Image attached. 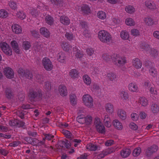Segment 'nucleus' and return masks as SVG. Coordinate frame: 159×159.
I'll return each instance as SVG.
<instances>
[{"label":"nucleus","mask_w":159,"mask_h":159,"mask_svg":"<svg viewBox=\"0 0 159 159\" xmlns=\"http://www.w3.org/2000/svg\"><path fill=\"white\" fill-rule=\"evenodd\" d=\"M0 47L3 52L7 55L10 56L12 54V49L6 43L2 42L0 43Z\"/></svg>","instance_id":"423d86ee"},{"label":"nucleus","mask_w":159,"mask_h":159,"mask_svg":"<svg viewBox=\"0 0 159 159\" xmlns=\"http://www.w3.org/2000/svg\"><path fill=\"white\" fill-rule=\"evenodd\" d=\"M112 60L114 64L118 66H122L126 62L125 57L121 56L118 54L114 56Z\"/></svg>","instance_id":"f03ea898"},{"label":"nucleus","mask_w":159,"mask_h":159,"mask_svg":"<svg viewBox=\"0 0 159 159\" xmlns=\"http://www.w3.org/2000/svg\"><path fill=\"white\" fill-rule=\"evenodd\" d=\"M46 22L50 25L53 24L54 20L53 18L50 15H47L45 17Z\"/></svg>","instance_id":"f704fd0d"},{"label":"nucleus","mask_w":159,"mask_h":159,"mask_svg":"<svg viewBox=\"0 0 159 159\" xmlns=\"http://www.w3.org/2000/svg\"><path fill=\"white\" fill-rule=\"evenodd\" d=\"M158 148V147L155 145L148 147L145 150V154L147 157H150L157 151Z\"/></svg>","instance_id":"0eeeda50"},{"label":"nucleus","mask_w":159,"mask_h":159,"mask_svg":"<svg viewBox=\"0 0 159 159\" xmlns=\"http://www.w3.org/2000/svg\"><path fill=\"white\" fill-rule=\"evenodd\" d=\"M119 95L121 98L124 101L127 100L129 98L127 92L125 91H122L120 92Z\"/></svg>","instance_id":"c756f323"},{"label":"nucleus","mask_w":159,"mask_h":159,"mask_svg":"<svg viewBox=\"0 0 159 159\" xmlns=\"http://www.w3.org/2000/svg\"><path fill=\"white\" fill-rule=\"evenodd\" d=\"M31 46L30 43L27 41H25L23 43L22 47L26 50H28Z\"/></svg>","instance_id":"4d7b16f0"},{"label":"nucleus","mask_w":159,"mask_h":159,"mask_svg":"<svg viewBox=\"0 0 159 159\" xmlns=\"http://www.w3.org/2000/svg\"><path fill=\"white\" fill-rule=\"evenodd\" d=\"M60 21L62 24L68 25L70 23V19L66 16H61L60 18Z\"/></svg>","instance_id":"a878e982"},{"label":"nucleus","mask_w":159,"mask_h":159,"mask_svg":"<svg viewBox=\"0 0 159 159\" xmlns=\"http://www.w3.org/2000/svg\"><path fill=\"white\" fill-rule=\"evenodd\" d=\"M83 79L84 83L87 85H89L91 83V80L90 77L87 75H84L83 76Z\"/></svg>","instance_id":"49530a36"},{"label":"nucleus","mask_w":159,"mask_h":159,"mask_svg":"<svg viewBox=\"0 0 159 159\" xmlns=\"http://www.w3.org/2000/svg\"><path fill=\"white\" fill-rule=\"evenodd\" d=\"M9 5L11 8L14 10H15L17 8L16 4V2L13 1H10L8 3Z\"/></svg>","instance_id":"680f3d73"},{"label":"nucleus","mask_w":159,"mask_h":159,"mask_svg":"<svg viewBox=\"0 0 159 159\" xmlns=\"http://www.w3.org/2000/svg\"><path fill=\"white\" fill-rule=\"evenodd\" d=\"M78 74L77 70L75 69L71 70L69 72V75L73 79L77 78L79 75Z\"/></svg>","instance_id":"72a5a7b5"},{"label":"nucleus","mask_w":159,"mask_h":159,"mask_svg":"<svg viewBox=\"0 0 159 159\" xmlns=\"http://www.w3.org/2000/svg\"><path fill=\"white\" fill-rule=\"evenodd\" d=\"M117 114L120 118L122 120H125L126 117V112L122 109H119L117 111Z\"/></svg>","instance_id":"b1692460"},{"label":"nucleus","mask_w":159,"mask_h":159,"mask_svg":"<svg viewBox=\"0 0 159 159\" xmlns=\"http://www.w3.org/2000/svg\"><path fill=\"white\" fill-rule=\"evenodd\" d=\"M121 38L124 40H127L129 38V35L128 33L126 31H122L120 34Z\"/></svg>","instance_id":"4c0bfd02"},{"label":"nucleus","mask_w":159,"mask_h":159,"mask_svg":"<svg viewBox=\"0 0 159 159\" xmlns=\"http://www.w3.org/2000/svg\"><path fill=\"white\" fill-rule=\"evenodd\" d=\"M116 149L117 148H116L115 147V148L112 147L108 148L105 150V151L107 155L115 152Z\"/></svg>","instance_id":"0e129e2a"},{"label":"nucleus","mask_w":159,"mask_h":159,"mask_svg":"<svg viewBox=\"0 0 159 159\" xmlns=\"http://www.w3.org/2000/svg\"><path fill=\"white\" fill-rule=\"evenodd\" d=\"M42 48V43L40 42H35L34 44V48L37 52L39 51Z\"/></svg>","instance_id":"58836bf2"},{"label":"nucleus","mask_w":159,"mask_h":159,"mask_svg":"<svg viewBox=\"0 0 159 159\" xmlns=\"http://www.w3.org/2000/svg\"><path fill=\"white\" fill-rule=\"evenodd\" d=\"M80 9V11L84 15L88 14L91 12L90 7L87 4L82 5L81 6Z\"/></svg>","instance_id":"ddd939ff"},{"label":"nucleus","mask_w":159,"mask_h":159,"mask_svg":"<svg viewBox=\"0 0 159 159\" xmlns=\"http://www.w3.org/2000/svg\"><path fill=\"white\" fill-rule=\"evenodd\" d=\"M76 97L75 94L71 95L70 96V103L73 105H75L76 104Z\"/></svg>","instance_id":"09e8293b"},{"label":"nucleus","mask_w":159,"mask_h":159,"mask_svg":"<svg viewBox=\"0 0 159 159\" xmlns=\"http://www.w3.org/2000/svg\"><path fill=\"white\" fill-rule=\"evenodd\" d=\"M145 24L148 26H152L155 24L153 20L149 16L145 17L143 19Z\"/></svg>","instance_id":"412c9836"},{"label":"nucleus","mask_w":159,"mask_h":159,"mask_svg":"<svg viewBox=\"0 0 159 159\" xmlns=\"http://www.w3.org/2000/svg\"><path fill=\"white\" fill-rule=\"evenodd\" d=\"M17 16L21 20L25 19L26 17V15L25 13L22 11H19L16 14Z\"/></svg>","instance_id":"13d9d810"},{"label":"nucleus","mask_w":159,"mask_h":159,"mask_svg":"<svg viewBox=\"0 0 159 159\" xmlns=\"http://www.w3.org/2000/svg\"><path fill=\"white\" fill-rule=\"evenodd\" d=\"M106 110L108 114H111L114 112V106L113 104L110 103L106 104L105 106Z\"/></svg>","instance_id":"f3484780"},{"label":"nucleus","mask_w":159,"mask_h":159,"mask_svg":"<svg viewBox=\"0 0 159 159\" xmlns=\"http://www.w3.org/2000/svg\"><path fill=\"white\" fill-rule=\"evenodd\" d=\"M149 72L152 76L153 77H156L157 75V71L154 66L149 69Z\"/></svg>","instance_id":"ea45409f"},{"label":"nucleus","mask_w":159,"mask_h":159,"mask_svg":"<svg viewBox=\"0 0 159 159\" xmlns=\"http://www.w3.org/2000/svg\"><path fill=\"white\" fill-rule=\"evenodd\" d=\"M85 118L86 125H90L92 122V117L91 116L88 115L85 117Z\"/></svg>","instance_id":"052dcab7"},{"label":"nucleus","mask_w":159,"mask_h":159,"mask_svg":"<svg viewBox=\"0 0 159 159\" xmlns=\"http://www.w3.org/2000/svg\"><path fill=\"white\" fill-rule=\"evenodd\" d=\"M61 47L66 52H69L72 46L66 42H62L61 44Z\"/></svg>","instance_id":"4be33fe9"},{"label":"nucleus","mask_w":159,"mask_h":159,"mask_svg":"<svg viewBox=\"0 0 159 159\" xmlns=\"http://www.w3.org/2000/svg\"><path fill=\"white\" fill-rule=\"evenodd\" d=\"M106 77L108 81L112 82H116L117 79V75L115 73L113 72L107 73Z\"/></svg>","instance_id":"f8f14e48"},{"label":"nucleus","mask_w":159,"mask_h":159,"mask_svg":"<svg viewBox=\"0 0 159 159\" xmlns=\"http://www.w3.org/2000/svg\"><path fill=\"white\" fill-rule=\"evenodd\" d=\"M97 131L99 133H105V128L103 124L97 125L96 126Z\"/></svg>","instance_id":"79ce46f5"},{"label":"nucleus","mask_w":159,"mask_h":159,"mask_svg":"<svg viewBox=\"0 0 159 159\" xmlns=\"http://www.w3.org/2000/svg\"><path fill=\"white\" fill-rule=\"evenodd\" d=\"M129 90L132 92L137 93L138 92V87L135 83H131L128 85Z\"/></svg>","instance_id":"dca6fc26"},{"label":"nucleus","mask_w":159,"mask_h":159,"mask_svg":"<svg viewBox=\"0 0 159 159\" xmlns=\"http://www.w3.org/2000/svg\"><path fill=\"white\" fill-rule=\"evenodd\" d=\"M59 91L60 94L62 96H65L67 95L66 89L64 85H60L59 86Z\"/></svg>","instance_id":"bb28decb"},{"label":"nucleus","mask_w":159,"mask_h":159,"mask_svg":"<svg viewBox=\"0 0 159 159\" xmlns=\"http://www.w3.org/2000/svg\"><path fill=\"white\" fill-rule=\"evenodd\" d=\"M12 31L16 34H19L22 32V28L20 26L17 24L13 25L11 26Z\"/></svg>","instance_id":"6ab92c4d"},{"label":"nucleus","mask_w":159,"mask_h":159,"mask_svg":"<svg viewBox=\"0 0 159 159\" xmlns=\"http://www.w3.org/2000/svg\"><path fill=\"white\" fill-rule=\"evenodd\" d=\"M144 4L147 8L151 11H154L157 9L156 5L154 2L151 0H146Z\"/></svg>","instance_id":"9d476101"},{"label":"nucleus","mask_w":159,"mask_h":159,"mask_svg":"<svg viewBox=\"0 0 159 159\" xmlns=\"http://www.w3.org/2000/svg\"><path fill=\"white\" fill-rule=\"evenodd\" d=\"M35 78L36 81L40 84L42 83L44 81L43 76L42 75L40 74L36 75Z\"/></svg>","instance_id":"5fc2aeb1"},{"label":"nucleus","mask_w":159,"mask_h":159,"mask_svg":"<svg viewBox=\"0 0 159 159\" xmlns=\"http://www.w3.org/2000/svg\"><path fill=\"white\" fill-rule=\"evenodd\" d=\"M5 93L6 97L7 99H10L13 98L14 94L10 89H6L5 90Z\"/></svg>","instance_id":"2f4dec72"},{"label":"nucleus","mask_w":159,"mask_h":159,"mask_svg":"<svg viewBox=\"0 0 159 159\" xmlns=\"http://www.w3.org/2000/svg\"><path fill=\"white\" fill-rule=\"evenodd\" d=\"M125 22L127 25L130 26H134L135 24V21L131 18H127L125 20Z\"/></svg>","instance_id":"a18cd8bd"},{"label":"nucleus","mask_w":159,"mask_h":159,"mask_svg":"<svg viewBox=\"0 0 159 159\" xmlns=\"http://www.w3.org/2000/svg\"><path fill=\"white\" fill-rule=\"evenodd\" d=\"M86 148L90 151H95L97 149L98 146L96 145L90 143L86 146Z\"/></svg>","instance_id":"c03bdc74"},{"label":"nucleus","mask_w":159,"mask_h":159,"mask_svg":"<svg viewBox=\"0 0 159 159\" xmlns=\"http://www.w3.org/2000/svg\"><path fill=\"white\" fill-rule=\"evenodd\" d=\"M82 100L84 104L87 107L91 108L93 106V98L89 94L84 95L82 97Z\"/></svg>","instance_id":"20e7f679"},{"label":"nucleus","mask_w":159,"mask_h":159,"mask_svg":"<svg viewBox=\"0 0 159 159\" xmlns=\"http://www.w3.org/2000/svg\"><path fill=\"white\" fill-rule=\"evenodd\" d=\"M18 72L20 76L29 79L31 80L33 78V75L31 72L28 70H25L23 69H19Z\"/></svg>","instance_id":"6e6552de"},{"label":"nucleus","mask_w":159,"mask_h":159,"mask_svg":"<svg viewBox=\"0 0 159 159\" xmlns=\"http://www.w3.org/2000/svg\"><path fill=\"white\" fill-rule=\"evenodd\" d=\"M102 119L104 125L107 127H110L111 126V122L109 116L108 115H106Z\"/></svg>","instance_id":"2eb2a0df"},{"label":"nucleus","mask_w":159,"mask_h":159,"mask_svg":"<svg viewBox=\"0 0 159 159\" xmlns=\"http://www.w3.org/2000/svg\"><path fill=\"white\" fill-rule=\"evenodd\" d=\"M147 53L152 56H155L157 54V51L155 49L152 48L150 47V50H148Z\"/></svg>","instance_id":"69168bd1"},{"label":"nucleus","mask_w":159,"mask_h":159,"mask_svg":"<svg viewBox=\"0 0 159 159\" xmlns=\"http://www.w3.org/2000/svg\"><path fill=\"white\" fill-rule=\"evenodd\" d=\"M98 18L102 20H104L106 18V13L102 11H99L97 13Z\"/></svg>","instance_id":"3c124183"},{"label":"nucleus","mask_w":159,"mask_h":159,"mask_svg":"<svg viewBox=\"0 0 159 159\" xmlns=\"http://www.w3.org/2000/svg\"><path fill=\"white\" fill-rule=\"evenodd\" d=\"M42 93L41 90L37 89H31L29 91V97L31 99L36 98L39 99L42 98Z\"/></svg>","instance_id":"7ed1b4c3"},{"label":"nucleus","mask_w":159,"mask_h":159,"mask_svg":"<svg viewBox=\"0 0 159 159\" xmlns=\"http://www.w3.org/2000/svg\"><path fill=\"white\" fill-rule=\"evenodd\" d=\"M11 44L13 50L16 53H19L20 49L17 42L16 41H12L11 42Z\"/></svg>","instance_id":"c85d7f7f"},{"label":"nucleus","mask_w":159,"mask_h":159,"mask_svg":"<svg viewBox=\"0 0 159 159\" xmlns=\"http://www.w3.org/2000/svg\"><path fill=\"white\" fill-rule=\"evenodd\" d=\"M98 38L101 42L107 44H110L112 41V37L111 34L104 30L98 32Z\"/></svg>","instance_id":"f257e3e1"},{"label":"nucleus","mask_w":159,"mask_h":159,"mask_svg":"<svg viewBox=\"0 0 159 159\" xmlns=\"http://www.w3.org/2000/svg\"><path fill=\"white\" fill-rule=\"evenodd\" d=\"M65 35V37L69 41L73 40L75 38V36L72 33L66 32Z\"/></svg>","instance_id":"bf43d9fd"},{"label":"nucleus","mask_w":159,"mask_h":159,"mask_svg":"<svg viewBox=\"0 0 159 159\" xmlns=\"http://www.w3.org/2000/svg\"><path fill=\"white\" fill-rule=\"evenodd\" d=\"M151 111L154 114H156L159 112V104L153 103L151 106Z\"/></svg>","instance_id":"aec40b11"},{"label":"nucleus","mask_w":159,"mask_h":159,"mask_svg":"<svg viewBox=\"0 0 159 159\" xmlns=\"http://www.w3.org/2000/svg\"><path fill=\"white\" fill-rule=\"evenodd\" d=\"M53 3H54L58 8L61 7L62 6V0H51Z\"/></svg>","instance_id":"8fccbe9b"},{"label":"nucleus","mask_w":159,"mask_h":159,"mask_svg":"<svg viewBox=\"0 0 159 159\" xmlns=\"http://www.w3.org/2000/svg\"><path fill=\"white\" fill-rule=\"evenodd\" d=\"M102 58L104 61L107 62L111 61V56L107 53H103L102 55Z\"/></svg>","instance_id":"473e14b6"},{"label":"nucleus","mask_w":159,"mask_h":159,"mask_svg":"<svg viewBox=\"0 0 159 159\" xmlns=\"http://www.w3.org/2000/svg\"><path fill=\"white\" fill-rule=\"evenodd\" d=\"M57 58L58 61L63 63L66 59V56L64 53L62 52H59L57 55Z\"/></svg>","instance_id":"7c9ffc66"},{"label":"nucleus","mask_w":159,"mask_h":159,"mask_svg":"<svg viewBox=\"0 0 159 159\" xmlns=\"http://www.w3.org/2000/svg\"><path fill=\"white\" fill-rule=\"evenodd\" d=\"M44 90L47 92H49L51 89V83L48 81L46 82L43 87Z\"/></svg>","instance_id":"37998d69"},{"label":"nucleus","mask_w":159,"mask_h":159,"mask_svg":"<svg viewBox=\"0 0 159 159\" xmlns=\"http://www.w3.org/2000/svg\"><path fill=\"white\" fill-rule=\"evenodd\" d=\"M140 47L142 49H143L147 52L148 50H150V46L148 44L145 42H143L140 44Z\"/></svg>","instance_id":"c9c22d12"},{"label":"nucleus","mask_w":159,"mask_h":159,"mask_svg":"<svg viewBox=\"0 0 159 159\" xmlns=\"http://www.w3.org/2000/svg\"><path fill=\"white\" fill-rule=\"evenodd\" d=\"M141 152V148L140 147L137 148L133 151V155L134 157H137L140 154Z\"/></svg>","instance_id":"864d4df0"},{"label":"nucleus","mask_w":159,"mask_h":159,"mask_svg":"<svg viewBox=\"0 0 159 159\" xmlns=\"http://www.w3.org/2000/svg\"><path fill=\"white\" fill-rule=\"evenodd\" d=\"M112 124L114 128L119 130H121L123 128L122 124L118 120H113Z\"/></svg>","instance_id":"4468645a"},{"label":"nucleus","mask_w":159,"mask_h":159,"mask_svg":"<svg viewBox=\"0 0 159 159\" xmlns=\"http://www.w3.org/2000/svg\"><path fill=\"white\" fill-rule=\"evenodd\" d=\"M131 152L129 148H125L122 149L120 152L121 156L123 158H126L130 154Z\"/></svg>","instance_id":"393cba45"},{"label":"nucleus","mask_w":159,"mask_h":159,"mask_svg":"<svg viewBox=\"0 0 159 159\" xmlns=\"http://www.w3.org/2000/svg\"><path fill=\"white\" fill-rule=\"evenodd\" d=\"M39 12L37 10L34 8L32 9L31 10L30 13L34 17H36L39 14Z\"/></svg>","instance_id":"e2e57ef3"},{"label":"nucleus","mask_w":159,"mask_h":159,"mask_svg":"<svg viewBox=\"0 0 159 159\" xmlns=\"http://www.w3.org/2000/svg\"><path fill=\"white\" fill-rule=\"evenodd\" d=\"M61 133L67 138L71 139L73 138L72 134L69 131L63 129L62 130Z\"/></svg>","instance_id":"e433bc0d"},{"label":"nucleus","mask_w":159,"mask_h":159,"mask_svg":"<svg viewBox=\"0 0 159 159\" xmlns=\"http://www.w3.org/2000/svg\"><path fill=\"white\" fill-rule=\"evenodd\" d=\"M132 65L135 68L138 69L141 67L142 63L139 59L136 58L133 60Z\"/></svg>","instance_id":"a211bd4d"},{"label":"nucleus","mask_w":159,"mask_h":159,"mask_svg":"<svg viewBox=\"0 0 159 159\" xmlns=\"http://www.w3.org/2000/svg\"><path fill=\"white\" fill-rule=\"evenodd\" d=\"M42 63L43 67L46 70L50 71L52 69L53 66L52 62L48 58H43L42 60Z\"/></svg>","instance_id":"39448f33"},{"label":"nucleus","mask_w":159,"mask_h":159,"mask_svg":"<svg viewBox=\"0 0 159 159\" xmlns=\"http://www.w3.org/2000/svg\"><path fill=\"white\" fill-rule=\"evenodd\" d=\"M44 143V142L43 141H40L36 139H33V141L31 144L33 145H35L36 146H41L43 145Z\"/></svg>","instance_id":"a19ab883"},{"label":"nucleus","mask_w":159,"mask_h":159,"mask_svg":"<svg viewBox=\"0 0 159 159\" xmlns=\"http://www.w3.org/2000/svg\"><path fill=\"white\" fill-rule=\"evenodd\" d=\"M125 11L128 13L132 14L135 11L134 8L131 6H128L125 7Z\"/></svg>","instance_id":"de8ad7c7"},{"label":"nucleus","mask_w":159,"mask_h":159,"mask_svg":"<svg viewBox=\"0 0 159 159\" xmlns=\"http://www.w3.org/2000/svg\"><path fill=\"white\" fill-rule=\"evenodd\" d=\"M73 52L77 58H81L84 54V52L83 51L79 50L76 47H75L73 48Z\"/></svg>","instance_id":"9b49d317"},{"label":"nucleus","mask_w":159,"mask_h":159,"mask_svg":"<svg viewBox=\"0 0 159 159\" xmlns=\"http://www.w3.org/2000/svg\"><path fill=\"white\" fill-rule=\"evenodd\" d=\"M83 33L84 36L87 38H89L91 36V34L90 32L87 29L84 30Z\"/></svg>","instance_id":"338daca9"},{"label":"nucleus","mask_w":159,"mask_h":159,"mask_svg":"<svg viewBox=\"0 0 159 159\" xmlns=\"http://www.w3.org/2000/svg\"><path fill=\"white\" fill-rule=\"evenodd\" d=\"M8 16L7 12L5 10H0V17L2 18H5Z\"/></svg>","instance_id":"6e6d98bb"},{"label":"nucleus","mask_w":159,"mask_h":159,"mask_svg":"<svg viewBox=\"0 0 159 159\" xmlns=\"http://www.w3.org/2000/svg\"><path fill=\"white\" fill-rule=\"evenodd\" d=\"M138 102L142 106L146 107L148 104L147 99L144 97H140L138 99Z\"/></svg>","instance_id":"cd10ccee"},{"label":"nucleus","mask_w":159,"mask_h":159,"mask_svg":"<svg viewBox=\"0 0 159 159\" xmlns=\"http://www.w3.org/2000/svg\"><path fill=\"white\" fill-rule=\"evenodd\" d=\"M3 73L6 77L11 79L14 77V73L13 70L10 67H7L4 68Z\"/></svg>","instance_id":"1a4fd4ad"},{"label":"nucleus","mask_w":159,"mask_h":159,"mask_svg":"<svg viewBox=\"0 0 159 159\" xmlns=\"http://www.w3.org/2000/svg\"><path fill=\"white\" fill-rule=\"evenodd\" d=\"M40 33L44 37L48 38L50 37V33L48 30L45 27H43L40 30Z\"/></svg>","instance_id":"5701e85b"},{"label":"nucleus","mask_w":159,"mask_h":159,"mask_svg":"<svg viewBox=\"0 0 159 159\" xmlns=\"http://www.w3.org/2000/svg\"><path fill=\"white\" fill-rule=\"evenodd\" d=\"M18 122V120L16 119L11 120L9 121V124L11 126H17Z\"/></svg>","instance_id":"774afa93"},{"label":"nucleus","mask_w":159,"mask_h":159,"mask_svg":"<svg viewBox=\"0 0 159 159\" xmlns=\"http://www.w3.org/2000/svg\"><path fill=\"white\" fill-rule=\"evenodd\" d=\"M130 33L133 36L137 37L139 35L140 33L138 29L134 28L131 30Z\"/></svg>","instance_id":"603ef678"}]
</instances>
